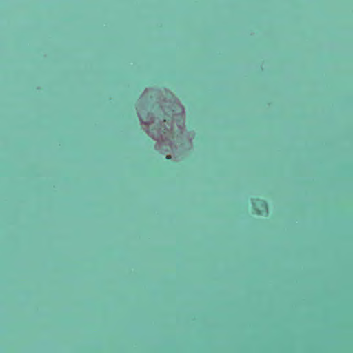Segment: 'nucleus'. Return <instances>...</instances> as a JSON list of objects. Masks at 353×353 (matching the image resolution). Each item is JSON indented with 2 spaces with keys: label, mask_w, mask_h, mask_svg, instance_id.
<instances>
[{
  "label": "nucleus",
  "mask_w": 353,
  "mask_h": 353,
  "mask_svg": "<svg viewBox=\"0 0 353 353\" xmlns=\"http://www.w3.org/2000/svg\"><path fill=\"white\" fill-rule=\"evenodd\" d=\"M166 159H171V156H167V157H166Z\"/></svg>",
  "instance_id": "2"
},
{
  "label": "nucleus",
  "mask_w": 353,
  "mask_h": 353,
  "mask_svg": "<svg viewBox=\"0 0 353 353\" xmlns=\"http://www.w3.org/2000/svg\"><path fill=\"white\" fill-rule=\"evenodd\" d=\"M252 205L253 211L256 214H268V204L265 201L259 198H254L252 199Z\"/></svg>",
  "instance_id": "1"
}]
</instances>
